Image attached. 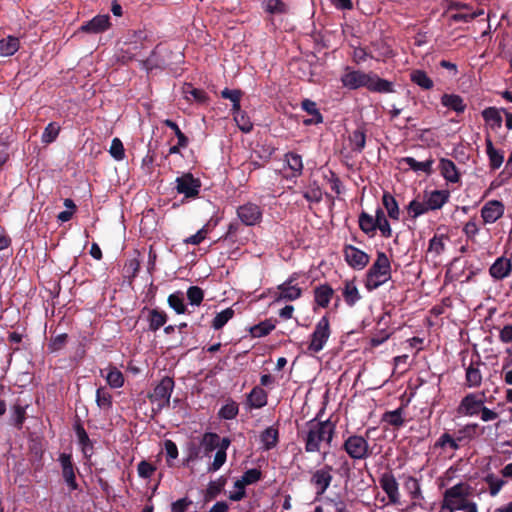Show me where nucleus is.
Listing matches in <instances>:
<instances>
[{"instance_id": "f257e3e1", "label": "nucleus", "mask_w": 512, "mask_h": 512, "mask_svg": "<svg viewBox=\"0 0 512 512\" xmlns=\"http://www.w3.org/2000/svg\"><path fill=\"white\" fill-rule=\"evenodd\" d=\"M342 85L349 90L366 88L373 93H393L394 84L391 81L380 78L377 74L365 73L360 70H353L346 66L341 76Z\"/></svg>"}, {"instance_id": "f03ea898", "label": "nucleus", "mask_w": 512, "mask_h": 512, "mask_svg": "<svg viewBox=\"0 0 512 512\" xmlns=\"http://www.w3.org/2000/svg\"><path fill=\"white\" fill-rule=\"evenodd\" d=\"M391 279V262L385 252L378 251L377 258L370 266L365 277V287L373 291Z\"/></svg>"}, {"instance_id": "7ed1b4c3", "label": "nucleus", "mask_w": 512, "mask_h": 512, "mask_svg": "<svg viewBox=\"0 0 512 512\" xmlns=\"http://www.w3.org/2000/svg\"><path fill=\"white\" fill-rule=\"evenodd\" d=\"M468 486L465 483H458L444 492L442 510L453 512L455 510H464L468 508L467 501Z\"/></svg>"}, {"instance_id": "20e7f679", "label": "nucleus", "mask_w": 512, "mask_h": 512, "mask_svg": "<svg viewBox=\"0 0 512 512\" xmlns=\"http://www.w3.org/2000/svg\"><path fill=\"white\" fill-rule=\"evenodd\" d=\"M370 430L366 431V437L351 435L343 443V449L354 460H364L371 456L372 450L368 443Z\"/></svg>"}, {"instance_id": "39448f33", "label": "nucleus", "mask_w": 512, "mask_h": 512, "mask_svg": "<svg viewBox=\"0 0 512 512\" xmlns=\"http://www.w3.org/2000/svg\"><path fill=\"white\" fill-rule=\"evenodd\" d=\"M299 434L305 442L307 452H316L320 449V411L305 424Z\"/></svg>"}, {"instance_id": "423d86ee", "label": "nucleus", "mask_w": 512, "mask_h": 512, "mask_svg": "<svg viewBox=\"0 0 512 512\" xmlns=\"http://www.w3.org/2000/svg\"><path fill=\"white\" fill-rule=\"evenodd\" d=\"M174 385V380L171 377L165 376L155 386L153 392L149 394V400L157 405L158 411L169 407Z\"/></svg>"}, {"instance_id": "0eeeda50", "label": "nucleus", "mask_w": 512, "mask_h": 512, "mask_svg": "<svg viewBox=\"0 0 512 512\" xmlns=\"http://www.w3.org/2000/svg\"><path fill=\"white\" fill-rule=\"evenodd\" d=\"M175 189L178 194L184 195L186 198H196L200 193L201 181L194 177L190 172L183 173L177 177Z\"/></svg>"}, {"instance_id": "6e6552de", "label": "nucleus", "mask_w": 512, "mask_h": 512, "mask_svg": "<svg viewBox=\"0 0 512 512\" xmlns=\"http://www.w3.org/2000/svg\"><path fill=\"white\" fill-rule=\"evenodd\" d=\"M58 461L61 465L62 477L70 491L79 489V484L76 480V472L78 468L73 463L72 455L67 453H61Z\"/></svg>"}, {"instance_id": "1a4fd4ad", "label": "nucleus", "mask_w": 512, "mask_h": 512, "mask_svg": "<svg viewBox=\"0 0 512 512\" xmlns=\"http://www.w3.org/2000/svg\"><path fill=\"white\" fill-rule=\"evenodd\" d=\"M237 216L246 226H254L261 222L263 211L255 203L247 202L237 208Z\"/></svg>"}, {"instance_id": "9d476101", "label": "nucleus", "mask_w": 512, "mask_h": 512, "mask_svg": "<svg viewBox=\"0 0 512 512\" xmlns=\"http://www.w3.org/2000/svg\"><path fill=\"white\" fill-rule=\"evenodd\" d=\"M343 253L345 261L354 270L364 269L370 260V257L367 253L353 245H345Z\"/></svg>"}, {"instance_id": "9b49d317", "label": "nucleus", "mask_w": 512, "mask_h": 512, "mask_svg": "<svg viewBox=\"0 0 512 512\" xmlns=\"http://www.w3.org/2000/svg\"><path fill=\"white\" fill-rule=\"evenodd\" d=\"M379 484L387 494L389 503L397 505L400 503L399 484L391 472H385L379 478Z\"/></svg>"}, {"instance_id": "f8f14e48", "label": "nucleus", "mask_w": 512, "mask_h": 512, "mask_svg": "<svg viewBox=\"0 0 512 512\" xmlns=\"http://www.w3.org/2000/svg\"><path fill=\"white\" fill-rule=\"evenodd\" d=\"M73 429L84 457L89 459L94 453V442L89 438V435L79 417L76 418L73 424Z\"/></svg>"}, {"instance_id": "ddd939ff", "label": "nucleus", "mask_w": 512, "mask_h": 512, "mask_svg": "<svg viewBox=\"0 0 512 512\" xmlns=\"http://www.w3.org/2000/svg\"><path fill=\"white\" fill-rule=\"evenodd\" d=\"M505 212V205L499 200H489L481 208V218L484 224H493L499 220Z\"/></svg>"}, {"instance_id": "4468645a", "label": "nucleus", "mask_w": 512, "mask_h": 512, "mask_svg": "<svg viewBox=\"0 0 512 512\" xmlns=\"http://www.w3.org/2000/svg\"><path fill=\"white\" fill-rule=\"evenodd\" d=\"M512 273V259L505 256L498 257L489 267V275L494 281H502Z\"/></svg>"}, {"instance_id": "2eb2a0df", "label": "nucleus", "mask_w": 512, "mask_h": 512, "mask_svg": "<svg viewBox=\"0 0 512 512\" xmlns=\"http://www.w3.org/2000/svg\"><path fill=\"white\" fill-rule=\"evenodd\" d=\"M148 35L144 30H131L125 36L124 45L127 46L125 52L133 57L137 55L138 50L145 48V41Z\"/></svg>"}, {"instance_id": "dca6fc26", "label": "nucleus", "mask_w": 512, "mask_h": 512, "mask_svg": "<svg viewBox=\"0 0 512 512\" xmlns=\"http://www.w3.org/2000/svg\"><path fill=\"white\" fill-rule=\"evenodd\" d=\"M450 198L448 190L424 191L423 199L429 211L441 209Z\"/></svg>"}, {"instance_id": "f3484780", "label": "nucleus", "mask_w": 512, "mask_h": 512, "mask_svg": "<svg viewBox=\"0 0 512 512\" xmlns=\"http://www.w3.org/2000/svg\"><path fill=\"white\" fill-rule=\"evenodd\" d=\"M301 296V289L294 283L293 279L285 281L278 286L274 295L275 302L294 301Z\"/></svg>"}, {"instance_id": "a211bd4d", "label": "nucleus", "mask_w": 512, "mask_h": 512, "mask_svg": "<svg viewBox=\"0 0 512 512\" xmlns=\"http://www.w3.org/2000/svg\"><path fill=\"white\" fill-rule=\"evenodd\" d=\"M484 404L483 398H479L476 394H467L460 402L458 412L466 416L477 415Z\"/></svg>"}, {"instance_id": "6ab92c4d", "label": "nucleus", "mask_w": 512, "mask_h": 512, "mask_svg": "<svg viewBox=\"0 0 512 512\" xmlns=\"http://www.w3.org/2000/svg\"><path fill=\"white\" fill-rule=\"evenodd\" d=\"M109 27L110 16L105 14L93 17L91 20L84 23L80 27V30L85 33L98 34L106 31Z\"/></svg>"}, {"instance_id": "aec40b11", "label": "nucleus", "mask_w": 512, "mask_h": 512, "mask_svg": "<svg viewBox=\"0 0 512 512\" xmlns=\"http://www.w3.org/2000/svg\"><path fill=\"white\" fill-rule=\"evenodd\" d=\"M438 169L441 176L449 183H459L461 174L455 163L448 158H440Z\"/></svg>"}, {"instance_id": "412c9836", "label": "nucleus", "mask_w": 512, "mask_h": 512, "mask_svg": "<svg viewBox=\"0 0 512 512\" xmlns=\"http://www.w3.org/2000/svg\"><path fill=\"white\" fill-rule=\"evenodd\" d=\"M503 113L502 108H497L495 106L486 107L481 111V116L485 122V124L493 131H497L502 127V116Z\"/></svg>"}, {"instance_id": "4be33fe9", "label": "nucleus", "mask_w": 512, "mask_h": 512, "mask_svg": "<svg viewBox=\"0 0 512 512\" xmlns=\"http://www.w3.org/2000/svg\"><path fill=\"white\" fill-rule=\"evenodd\" d=\"M339 422V415H331L327 420L322 421V441L330 447H337L338 441L333 442L336 425Z\"/></svg>"}, {"instance_id": "5701e85b", "label": "nucleus", "mask_w": 512, "mask_h": 512, "mask_svg": "<svg viewBox=\"0 0 512 512\" xmlns=\"http://www.w3.org/2000/svg\"><path fill=\"white\" fill-rule=\"evenodd\" d=\"M372 52V59L376 61H385L394 56L393 49L383 40L373 41L370 44Z\"/></svg>"}, {"instance_id": "b1692460", "label": "nucleus", "mask_w": 512, "mask_h": 512, "mask_svg": "<svg viewBox=\"0 0 512 512\" xmlns=\"http://www.w3.org/2000/svg\"><path fill=\"white\" fill-rule=\"evenodd\" d=\"M485 144L490 168L492 170L499 169L504 162V152L495 149L493 142L489 136L486 137Z\"/></svg>"}, {"instance_id": "393cba45", "label": "nucleus", "mask_w": 512, "mask_h": 512, "mask_svg": "<svg viewBox=\"0 0 512 512\" xmlns=\"http://www.w3.org/2000/svg\"><path fill=\"white\" fill-rule=\"evenodd\" d=\"M400 163L408 165V167L414 172L421 171L424 172L426 175H431L433 173L432 166L434 164V159L432 157L428 158L425 161L419 162L413 157L407 156L403 157L400 160Z\"/></svg>"}, {"instance_id": "a878e982", "label": "nucleus", "mask_w": 512, "mask_h": 512, "mask_svg": "<svg viewBox=\"0 0 512 512\" xmlns=\"http://www.w3.org/2000/svg\"><path fill=\"white\" fill-rule=\"evenodd\" d=\"M483 363L478 359L477 362L471 361L469 366L466 368V386L469 388H476L479 387L482 383V374L479 369V366Z\"/></svg>"}, {"instance_id": "bb28decb", "label": "nucleus", "mask_w": 512, "mask_h": 512, "mask_svg": "<svg viewBox=\"0 0 512 512\" xmlns=\"http://www.w3.org/2000/svg\"><path fill=\"white\" fill-rule=\"evenodd\" d=\"M267 401V392L259 386L254 387L247 395V402L250 408L260 409L267 405Z\"/></svg>"}, {"instance_id": "cd10ccee", "label": "nucleus", "mask_w": 512, "mask_h": 512, "mask_svg": "<svg viewBox=\"0 0 512 512\" xmlns=\"http://www.w3.org/2000/svg\"><path fill=\"white\" fill-rule=\"evenodd\" d=\"M441 104L444 107L455 111L457 114L464 113L467 107L463 98L457 94H443L441 97Z\"/></svg>"}, {"instance_id": "c85d7f7f", "label": "nucleus", "mask_w": 512, "mask_h": 512, "mask_svg": "<svg viewBox=\"0 0 512 512\" xmlns=\"http://www.w3.org/2000/svg\"><path fill=\"white\" fill-rule=\"evenodd\" d=\"M342 295L345 303L349 307H353L361 299V295L358 291V288L356 287L354 280H347L344 282Z\"/></svg>"}, {"instance_id": "c756f323", "label": "nucleus", "mask_w": 512, "mask_h": 512, "mask_svg": "<svg viewBox=\"0 0 512 512\" xmlns=\"http://www.w3.org/2000/svg\"><path fill=\"white\" fill-rule=\"evenodd\" d=\"M263 449L269 451L277 446L279 441L278 429L274 426L267 427L260 435Z\"/></svg>"}, {"instance_id": "7c9ffc66", "label": "nucleus", "mask_w": 512, "mask_h": 512, "mask_svg": "<svg viewBox=\"0 0 512 512\" xmlns=\"http://www.w3.org/2000/svg\"><path fill=\"white\" fill-rule=\"evenodd\" d=\"M382 204L387 211L390 219L398 221L400 219V210L395 197L389 193L384 192L382 196Z\"/></svg>"}, {"instance_id": "2f4dec72", "label": "nucleus", "mask_w": 512, "mask_h": 512, "mask_svg": "<svg viewBox=\"0 0 512 512\" xmlns=\"http://www.w3.org/2000/svg\"><path fill=\"white\" fill-rule=\"evenodd\" d=\"M20 48V40L15 36L9 35L6 38L0 39V56H12Z\"/></svg>"}, {"instance_id": "473e14b6", "label": "nucleus", "mask_w": 512, "mask_h": 512, "mask_svg": "<svg viewBox=\"0 0 512 512\" xmlns=\"http://www.w3.org/2000/svg\"><path fill=\"white\" fill-rule=\"evenodd\" d=\"M167 314L164 311L158 309L149 310L148 322H149V330L152 332H156L167 322Z\"/></svg>"}, {"instance_id": "72a5a7b5", "label": "nucleus", "mask_w": 512, "mask_h": 512, "mask_svg": "<svg viewBox=\"0 0 512 512\" xmlns=\"http://www.w3.org/2000/svg\"><path fill=\"white\" fill-rule=\"evenodd\" d=\"M410 80L424 90H430L434 87L433 80L424 70L416 69L410 73Z\"/></svg>"}, {"instance_id": "f704fd0d", "label": "nucleus", "mask_w": 512, "mask_h": 512, "mask_svg": "<svg viewBox=\"0 0 512 512\" xmlns=\"http://www.w3.org/2000/svg\"><path fill=\"white\" fill-rule=\"evenodd\" d=\"M275 322L276 321L273 319H265L264 321L250 327L249 332L254 338L267 336L275 329Z\"/></svg>"}, {"instance_id": "c9c22d12", "label": "nucleus", "mask_w": 512, "mask_h": 512, "mask_svg": "<svg viewBox=\"0 0 512 512\" xmlns=\"http://www.w3.org/2000/svg\"><path fill=\"white\" fill-rule=\"evenodd\" d=\"M219 435L215 432H206L203 434L200 443L204 450V455L209 456L211 452L218 449Z\"/></svg>"}, {"instance_id": "e433bc0d", "label": "nucleus", "mask_w": 512, "mask_h": 512, "mask_svg": "<svg viewBox=\"0 0 512 512\" xmlns=\"http://www.w3.org/2000/svg\"><path fill=\"white\" fill-rule=\"evenodd\" d=\"M226 483L227 479L224 476L219 477L215 481H211L206 489L205 500L211 501L215 499L223 491Z\"/></svg>"}, {"instance_id": "4c0bfd02", "label": "nucleus", "mask_w": 512, "mask_h": 512, "mask_svg": "<svg viewBox=\"0 0 512 512\" xmlns=\"http://www.w3.org/2000/svg\"><path fill=\"white\" fill-rule=\"evenodd\" d=\"M183 93L185 94V98L187 100L193 99L200 104L206 103L208 100L207 93L202 89L193 87L192 84H186L183 88Z\"/></svg>"}, {"instance_id": "58836bf2", "label": "nucleus", "mask_w": 512, "mask_h": 512, "mask_svg": "<svg viewBox=\"0 0 512 512\" xmlns=\"http://www.w3.org/2000/svg\"><path fill=\"white\" fill-rule=\"evenodd\" d=\"M382 422H385L393 427H401L404 425L403 408L399 407L393 411H386L382 415Z\"/></svg>"}, {"instance_id": "ea45409f", "label": "nucleus", "mask_w": 512, "mask_h": 512, "mask_svg": "<svg viewBox=\"0 0 512 512\" xmlns=\"http://www.w3.org/2000/svg\"><path fill=\"white\" fill-rule=\"evenodd\" d=\"M167 302L177 314H185L187 312L186 305L184 304V295L181 291L170 294Z\"/></svg>"}, {"instance_id": "a19ab883", "label": "nucleus", "mask_w": 512, "mask_h": 512, "mask_svg": "<svg viewBox=\"0 0 512 512\" xmlns=\"http://www.w3.org/2000/svg\"><path fill=\"white\" fill-rule=\"evenodd\" d=\"M482 13H483L482 10L476 12V11H472L471 8L469 7V10H459L454 13H451L448 16H449L450 21H452V22L468 23L471 20L478 17L479 15H481Z\"/></svg>"}, {"instance_id": "79ce46f5", "label": "nucleus", "mask_w": 512, "mask_h": 512, "mask_svg": "<svg viewBox=\"0 0 512 512\" xmlns=\"http://www.w3.org/2000/svg\"><path fill=\"white\" fill-rule=\"evenodd\" d=\"M349 141L353 151L361 152L366 144L365 132L362 129L354 130L349 136Z\"/></svg>"}, {"instance_id": "37998d69", "label": "nucleus", "mask_w": 512, "mask_h": 512, "mask_svg": "<svg viewBox=\"0 0 512 512\" xmlns=\"http://www.w3.org/2000/svg\"><path fill=\"white\" fill-rule=\"evenodd\" d=\"M235 312L232 308H226L223 311L216 314L214 319L212 320L211 326L215 330H220L223 328L227 322L233 318Z\"/></svg>"}, {"instance_id": "c03bdc74", "label": "nucleus", "mask_w": 512, "mask_h": 512, "mask_svg": "<svg viewBox=\"0 0 512 512\" xmlns=\"http://www.w3.org/2000/svg\"><path fill=\"white\" fill-rule=\"evenodd\" d=\"M478 427L477 423H470L459 429L455 434L458 443L460 444L463 441L473 439L477 435Z\"/></svg>"}, {"instance_id": "a18cd8bd", "label": "nucleus", "mask_w": 512, "mask_h": 512, "mask_svg": "<svg viewBox=\"0 0 512 512\" xmlns=\"http://www.w3.org/2000/svg\"><path fill=\"white\" fill-rule=\"evenodd\" d=\"M434 447L440 449H445L446 447H449L451 450L456 451L460 448V445L457 441L456 436L453 437L449 433L445 432L435 442Z\"/></svg>"}, {"instance_id": "49530a36", "label": "nucleus", "mask_w": 512, "mask_h": 512, "mask_svg": "<svg viewBox=\"0 0 512 512\" xmlns=\"http://www.w3.org/2000/svg\"><path fill=\"white\" fill-rule=\"evenodd\" d=\"M61 127L56 122H50L44 129V132L42 133L41 140L42 143L50 144L54 142L59 133H60Z\"/></svg>"}, {"instance_id": "de8ad7c7", "label": "nucleus", "mask_w": 512, "mask_h": 512, "mask_svg": "<svg viewBox=\"0 0 512 512\" xmlns=\"http://www.w3.org/2000/svg\"><path fill=\"white\" fill-rule=\"evenodd\" d=\"M106 381L111 388L117 389L123 386L124 376L119 369L115 366H111L106 376Z\"/></svg>"}, {"instance_id": "09e8293b", "label": "nucleus", "mask_w": 512, "mask_h": 512, "mask_svg": "<svg viewBox=\"0 0 512 512\" xmlns=\"http://www.w3.org/2000/svg\"><path fill=\"white\" fill-rule=\"evenodd\" d=\"M238 413H239L238 404L235 401L230 400L220 408V410L218 412V416L221 419L232 420V419L236 418Z\"/></svg>"}, {"instance_id": "8fccbe9b", "label": "nucleus", "mask_w": 512, "mask_h": 512, "mask_svg": "<svg viewBox=\"0 0 512 512\" xmlns=\"http://www.w3.org/2000/svg\"><path fill=\"white\" fill-rule=\"evenodd\" d=\"M407 211L409 216L413 219H416L417 217L429 212L425 201H418L416 199L409 202Z\"/></svg>"}, {"instance_id": "3c124183", "label": "nucleus", "mask_w": 512, "mask_h": 512, "mask_svg": "<svg viewBox=\"0 0 512 512\" xmlns=\"http://www.w3.org/2000/svg\"><path fill=\"white\" fill-rule=\"evenodd\" d=\"M186 451H187V456H186L184 463L189 464L190 462H193V461L197 460L198 458H200V454L202 451V445L200 442L198 443L196 441H190L187 444Z\"/></svg>"}, {"instance_id": "603ef678", "label": "nucleus", "mask_w": 512, "mask_h": 512, "mask_svg": "<svg viewBox=\"0 0 512 512\" xmlns=\"http://www.w3.org/2000/svg\"><path fill=\"white\" fill-rule=\"evenodd\" d=\"M445 239H448L447 235H434L429 240V251L435 253L436 255L442 254L445 250Z\"/></svg>"}, {"instance_id": "864d4df0", "label": "nucleus", "mask_w": 512, "mask_h": 512, "mask_svg": "<svg viewBox=\"0 0 512 512\" xmlns=\"http://www.w3.org/2000/svg\"><path fill=\"white\" fill-rule=\"evenodd\" d=\"M96 403L100 408L109 409L112 406V395L103 387L96 391Z\"/></svg>"}, {"instance_id": "5fc2aeb1", "label": "nucleus", "mask_w": 512, "mask_h": 512, "mask_svg": "<svg viewBox=\"0 0 512 512\" xmlns=\"http://www.w3.org/2000/svg\"><path fill=\"white\" fill-rule=\"evenodd\" d=\"M163 124L170 128L171 130L174 131V134L175 136L177 137L178 139V142H179V146H188L189 144V139L188 137L181 131V129L179 128V126L177 125L176 122H174L173 120L171 119H165L163 121Z\"/></svg>"}, {"instance_id": "6e6d98bb", "label": "nucleus", "mask_w": 512, "mask_h": 512, "mask_svg": "<svg viewBox=\"0 0 512 512\" xmlns=\"http://www.w3.org/2000/svg\"><path fill=\"white\" fill-rule=\"evenodd\" d=\"M186 295L189 303L194 306H199L204 299V291L198 286H190Z\"/></svg>"}, {"instance_id": "4d7b16f0", "label": "nucleus", "mask_w": 512, "mask_h": 512, "mask_svg": "<svg viewBox=\"0 0 512 512\" xmlns=\"http://www.w3.org/2000/svg\"><path fill=\"white\" fill-rule=\"evenodd\" d=\"M285 160L289 168L294 172L300 174L303 168L302 158L300 155L289 152L285 155Z\"/></svg>"}, {"instance_id": "13d9d810", "label": "nucleus", "mask_w": 512, "mask_h": 512, "mask_svg": "<svg viewBox=\"0 0 512 512\" xmlns=\"http://www.w3.org/2000/svg\"><path fill=\"white\" fill-rule=\"evenodd\" d=\"M485 482L489 486V493L491 496H496L505 484L503 479L495 477L494 474H488L485 477Z\"/></svg>"}, {"instance_id": "bf43d9fd", "label": "nucleus", "mask_w": 512, "mask_h": 512, "mask_svg": "<svg viewBox=\"0 0 512 512\" xmlns=\"http://www.w3.org/2000/svg\"><path fill=\"white\" fill-rule=\"evenodd\" d=\"M109 153L117 161H121L125 158V149L119 138L116 137L112 140Z\"/></svg>"}, {"instance_id": "052dcab7", "label": "nucleus", "mask_w": 512, "mask_h": 512, "mask_svg": "<svg viewBox=\"0 0 512 512\" xmlns=\"http://www.w3.org/2000/svg\"><path fill=\"white\" fill-rule=\"evenodd\" d=\"M263 5L269 14H282L286 11V5L281 0H266Z\"/></svg>"}, {"instance_id": "680f3d73", "label": "nucleus", "mask_w": 512, "mask_h": 512, "mask_svg": "<svg viewBox=\"0 0 512 512\" xmlns=\"http://www.w3.org/2000/svg\"><path fill=\"white\" fill-rule=\"evenodd\" d=\"M68 335L66 333L59 334L53 338H51L50 343L48 344V349L51 352H57L61 350L67 343Z\"/></svg>"}, {"instance_id": "e2e57ef3", "label": "nucleus", "mask_w": 512, "mask_h": 512, "mask_svg": "<svg viewBox=\"0 0 512 512\" xmlns=\"http://www.w3.org/2000/svg\"><path fill=\"white\" fill-rule=\"evenodd\" d=\"M227 452L217 449L213 462L208 467V472L218 471L226 462Z\"/></svg>"}, {"instance_id": "0e129e2a", "label": "nucleus", "mask_w": 512, "mask_h": 512, "mask_svg": "<svg viewBox=\"0 0 512 512\" xmlns=\"http://www.w3.org/2000/svg\"><path fill=\"white\" fill-rule=\"evenodd\" d=\"M325 504L334 507L335 512H346V503L340 494H335L333 497H325Z\"/></svg>"}, {"instance_id": "69168bd1", "label": "nucleus", "mask_w": 512, "mask_h": 512, "mask_svg": "<svg viewBox=\"0 0 512 512\" xmlns=\"http://www.w3.org/2000/svg\"><path fill=\"white\" fill-rule=\"evenodd\" d=\"M479 231L480 229L475 221V218H471L467 223H465L463 227V233L467 239L471 241H475V237Z\"/></svg>"}, {"instance_id": "338daca9", "label": "nucleus", "mask_w": 512, "mask_h": 512, "mask_svg": "<svg viewBox=\"0 0 512 512\" xmlns=\"http://www.w3.org/2000/svg\"><path fill=\"white\" fill-rule=\"evenodd\" d=\"M367 58L372 59V52L365 47H354L352 53V59L356 64L364 62Z\"/></svg>"}, {"instance_id": "774afa93", "label": "nucleus", "mask_w": 512, "mask_h": 512, "mask_svg": "<svg viewBox=\"0 0 512 512\" xmlns=\"http://www.w3.org/2000/svg\"><path fill=\"white\" fill-rule=\"evenodd\" d=\"M261 477V471L256 468H252L245 471L241 478L243 479L244 483H246L247 485H251L261 480Z\"/></svg>"}]
</instances>
